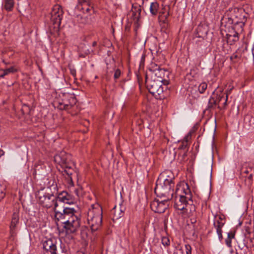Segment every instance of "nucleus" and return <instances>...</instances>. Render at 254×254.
<instances>
[{
    "label": "nucleus",
    "mask_w": 254,
    "mask_h": 254,
    "mask_svg": "<svg viewBox=\"0 0 254 254\" xmlns=\"http://www.w3.org/2000/svg\"><path fill=\"white\" fill-rule=\"evenodd\" d=\"M213 224L216 229L219 239L222 240L223 238L222 228L224 224V222H223V220L220 217H215Z\"/></svg>",
    "instance_id": "14"
},
{
    "label": "nucleus",
    "mask_w": 254,
    "mask_h": 254,
    "mask_svg": "<svg viewBox=\"0 0 254 254\" xmlns=\"http://www.w3.org/2000/svg\"><path fill=\"white\" fill-rule=\"evenodd\" d=\"M78 4L77 8L83 10V12L90 14L93 11V6L90 0H78Z\"/></svg>",
    "instance_id": "12"
},
{
    "label": "nucleus",
    "mask_w": 254,
    "mask_h": 254,
    "mask_svg": "<svg viewBox=\"0 0 254 254\" xmlns=\"http://www.w3.org/2000/svg\"><path fill=\"white\" fill-rule=\"evenodd\" d=\"M243 173L249 175L250 173L254 174V170L252 167H247L243 169Z\"/></svg>",
    "instance_id": "26"
},
{
    "label": "nucleus",
    "mask_w": 254,
    "mask_h": 254,
    "mask_svg": "<svg viewBox=\"0 0 254 254\" xmlns=\"http://www.w3.org/2000/svg\"><path fill=\"white\" fill-rule=\"evenodd\" d=\"M14 4V0H4V6L5 9L8 11L12 10Z\"/></svg>",
    "instance_id": "20"
},
{
    "label": "nucleus",
    "mask_w": 254,
    "mask_h": 254,
    "mask_svg": "<svg viewBox=\"0 0 254 254\" xmlns=\"http://www.w3.org/2000/svg\"><path fill=\"white\" fill-rule=\"evenodd\" d=\"M37 197L39 203L46 208H52L55 211V216L57 215V212H60L64 207L58 208L56 196L53 193H47L43 190H39L37 193Z\"/></svg>",
    "instance_id": "5"
},
{
    "label": "nucleus",
    "mask_w": 254,
    "mask_h": 254,
    "mask_svg": "<svg viewBox=\"0 0 254 254\" xmlns=\"http://www.w3.org/2000/svg\"><path fill=\"white\" fill-rule=\"evenodd\" d=\"M16 71H17V69L14 66H11L5 69H0V77L3 78L5 76L11 73L15 72Z\"/></svg>",
    "instance_id": "17"
},
{
    "label": "nucleus",
    "mask_w": 254,
    "mask_h": 254,
    "mask_svg": "<svg viewBox=\"0 0 254 254\" xmlns=\"http://www.w3.org/2000/svg\"><path fill=\"white\" fill-rule=\"evenodd\" d=\"M96 45H97V42H96V41H94V42H93V43H92V46H94H94H95Z\"/></svg>",
    "instance_id": "35"
},
{
    "label": "nucleus",
    "mask_w": 254,
    "mask_h": 254,
    "mask_svg": "<svg viewBox=\"0 0 254 254\" xmlns=\"http://www.w3.org/2000/svg\"><path fill=\"white\" fill-rule=\"evenodd\" d=\"M183 254V250L182 248H180L177 250V254Z\"/></svg>",
    "instance_id": "32"
},
{
    "label": "nucleus",
    "mask_w": 254,
    "mask_h": 254,
    "mask_svg": "<svg viewBox=\"0 0 254 254\" xmlns=\"http://www.w3.org/2000/svg\"><path fill=\"white\" fill-rule=\"evenodd\" d=\"M70 72L71 74L73 76L75 77L76 76V70L75 69L73 68H70Z\"/></svg>",
    "instance_id": "31"
},
{
    "label": "nucleus",
    "mask_w": 254,
    "mask_h": 254,
    "mask_svg": "<svg viewBox=\"0 0 254 254\" xmlns=\"http://www.w3.org/2000/svg\"><path fill=\"white\" fill-rule=\"evenodd\" d=\"M3 154H4V152H3V151L2 149H0V157L1 156H2Z\"/></svg>",
    "instance_id": "34"
},
{
    "label": "nucleus",
    "mask_w": 254,
    "mask_h": 254,
    "mask_svg": "<svg viewBox=\"0 0 254 254\" xmlns=\"http://www.w3.org/2000/svg\"><path fill=\"white\" fill-rule=\"evenodd\" d=\"M121 74V70L119 69H116L115 70V73H114V77L115 79H118L120 77Z\"/></svg>",
    "instance_id": "28"
},
{
    "label": "nucleus",
    "mask_w": 254,
    "mask_h": 254,
    "mask_svg": "<svg viewBox=\"0 0 254 254\" xmlns=\"http://www.w3.org/2000/svg\"><path fill=\"white\" fill-rule=\"evenodd\" d=\"M146 84L149 92L154 96L156 99H163L165 98L163 94V88L162 84L163 82L160 80L150 79H146Z\"/></svg>",
    "instance_id": "7"
},
{
    "label": "nucleus",
    "mask_w": 254,
    "mask_h": 254,
    "mask_svg": "<svg viewBox=\"0 0 254 254\" xmlns=\"http://www.w3.org/2000/svg\"><path fill=\"white\" fill-rule=\"evenodd\" d=\"M166 173L161 174L156 181L154 189L155 193L157 196L164 197L165 198L161 201L155 199L150 203L151 210L156 213H162L165 212L168 206V200L173 198L174 190L173 188L174 183L173 178H166Z\"/></svg>",
    "instance_id": "1"
},
{
    "label": "nucleus",
    "mask_w": 254,
    "mask_h": 254,
    "mask_svg": "<svg viewBox=\"0 0 254 254\" xmlns=\"http://www.w3.org/2000/svg\"><path fill=\"white\" fill-rule=\"evenodd\" d=\"M235 238V233L234 232L231 231L228 233L227 238L225 240V243L226 245L229 247H232V239Z\"/></svg>",
    "instance_id": "21"
},
{
    "label": "nucleus",
    "mask_w": 254,
    "mask_h": 254,
    "mask_svg": "<svg viewBox=\"0 0 254 254\" xmlns=\"http://www.w3.org/2000/svg\"><path fill=\"white\" fill-rule=\"evenodd\" d=\"M144 58H145V56H144V55H142V58H141L142 61V60H144Z\"/></svg>",
    "instance_id": "37"
},
{
    "label": "nucleus",
    "mask_w": 254,
    "mask_h": 254,
    "mask_svg": "<svg viewBox=\"0 0 254 254\" xmlns=\"http://www.w3.org/2000/svg\"><path fill=\"white\" fill-rule=\"evenodd\" d=\"M245 49H246V50H247V47H246Z\"/></svg>",
    "instance_id": "38"
},
{
    "label": "nucleus",
    "mask_w": 254,
    "mask_h": 254,
    "mask_svg": "<svg viewBox=\"0 0 254 254\" xmlns=\"http://www.w3.org/2000/svg\"><path fill=\"white\" fill-rule=\"evenodd\" d=\"M56 198L58 208H60L59 206L62 203L72 204L74 201V197L72 195L64 191L59 193Z\"/></svg>",
    "instance_id": "11"
},
{
    "label": "nucleus",
    "mask_w": 254,
    "mask_h": 254,
    "mask_svg": "<svg viewBox=\"0 0 254 254\" xmlns=\"http://www.w3.org/2000/svg\"><path fill=\"white\" fill-rule=\"evenodd\" d=\"M5 187L4 186H0V198L2 199L5 195Z\"/></svg>",
    "instance_id": "27"
},
{
    "label": "nucleus",
    "mask_w": 254,
    "mask_h": 254,
    "mask_svg": "<svg viewBox=\"0 0 254 254\" xmlns=\"http://www.w3.org/2000/svg\"><path fill=\"white\" fill-rule=\"evenodd\" d=\"M87 221L92 232L98 230L102 222V209L99 204L91 205L87 213Z\"/></svg>",
    "instance_id": "4"
},
{
    "label": "nucleus",
    "mask_w": 254,
    "mask_h": 254,
    "mask_svg": "<svg viewBox=\"0 0 254 254\" xmlns=\"http://www.w3.org/2000/svg\"><path fill=\"white\" fill-rule=\"evenodd\" d=\"M254 174L250 173L248 176H246V177L247 178V179L249 181V184L252 183Z\"/></svg>",
    "instance_id": "30"
},
{
    "label": "nucleus",
    "mask_w": 254,
    "mask_h": 254,
    "mask_svg": "<svg viewBox=\"0 0 254 254\" xmlns=\"http://www.w3.org/2000/svg\"><path fill=\"white\" fill-rule=\"evenodd\" d=\"M54 160L56 163L64 169V172L68 176L72 175L73 169L71 166L70 157L69 154L64 151H62L55 156Z\"/></svg>",
    "instance_id": "6"
},
{
    "label": "nucleus",
    "mask_w": 254,
    "mask_h": 254,
    "mask_svg": "<svg viewBox=\"0 0 254 254\" xmlns=\"http://www.w3.org/2000/svg\"><path fill=\"white\" fill-rule=\"evenodd\" d=\"M75 213L73 208L64 207L55 216L56 220L64 225L67 233H74L79 228L80 219Z\"/></svg>",
    "instance_id": "2"
},
{
    "label": "nucleus",
    "mask_w": 254,
    "mask_h": 254,
    "mask_svg": "<svg viewBox=\"0 0 254 254\" xmlns=\"http://www.w3.org/2000/svg\"><path fill=\"white\" fill-rule=\"evenodd\" d=\"M63 10L59 5H55L51 11V20L56 26L59 27L61 22L63 16Z\"/></svg>",
    "instance_id": "10"
},
{
    "label": "nucleus",
    "mask_w": 254,
    "mask_h": 254,
    "mask_svg": "<svg viewBox=\"0 0 254 254\" xmlns=\"http://www.w3.org/2000/svg\"><path fill=\"white\" fill-rule=\"evenodd\" d=\"M151 72V78L153 80H160L163 82V85H167L169 84V81L165 79L169 75L168 71L160 67L155 64H152L149 68Z\"/></svg>",
    "instance_id": "8"
},
{
    "label": "nucleus",
    "mask_w": 254,
    "mask_h": 254,
    "mask_svg": "<svg viewBox=\"0 0 254 254\" xmlns=\"http://www.w3.org/2000/svg\"><path fill=\"white\" fill-rule=\"evenodd\" d=\"M161 241L162 245L164 246H168L170 245V240L168 237L163 236Z\"/></svg>",
    "instance_id": "25"
},
{
    "label": "nucleus",
    "mask_w": 254,
    "mask_h": 254,
    "mask_svg": "<svg viewBox=\"0 0 254 254\" xmlns=\"http://www.w3.org/2000/svg\"><path fill=\"white\" fill-rule=\"evenodd\" d=\"M183 215L186 217H190L193 216L195 213V206L193 204V201L191 199L188 201L187 205L185 206L184 209H182Z\"/></svg>",
    "instance_id": "13"
},
{
    "label": "nucleus",
    "mask_w": 254,
    "mask_h": 254,
    "mask_svg": "<svg viewBox=\"0 0 254 254\" xmlns=\"http://www.w3.org/2000/svg\"><path fill=\"white\" fill-rule=\"evenodd\" d=\"M125 210V206L121 204L115 206L112 210V213L114 215L113 220H118L121 218L124 215Z\"/></svg>",
    "instance_id": "15"
},
{
    "label": "nucleus",
    "mask_w": 254,
    "mask_h": 254,
    "mask_svg": "<svg viewBox=\"0 0 254 254\" xmlns=\"http://www.w3.org/2000/svg\"><path fill=\"white\" fill-rule=\"evenodd\" d=\"M216 100L214 97H211L209 99L208 104V109H214L216 105H217Z\"/></svg>",
    "instance_id": "23"
},
{
    "label": "nucleus",
    "mask_w": 254,
    "mask_h": 254,
    "mask_svg": "<svg viewBox=\"0 0 254 254\" xmlns=\"http://www.w3.org/2000/svg\"><path fill=\"white\" fill-rule=\"evenodd\" d=\"M19 221V215L17 212H14L11 219V225L10 226V230L12 232L18 223Z\"/></svg>",
    "instance_id": "18"
},
{
    "label": "nucleus",
    "mask_w": 254,
    "mask_h": 254,
    "mask_svg": "<svg viewBox=\"0 0 254 254\" xmlns=\"http://www.w3.org/2000/svg\"><path fill=\"white\" fill-rule=\"evenodd\" d=\"M70 100L71 101H70L69 103L65 101L63 103H60V108L64 110L69 109L75 104L76 101L74 98L72 96L70 97Z\"/></svg>",
    "instance_id": "16"
},
{
    "label": "nucleus",
    "mask_w": 254,
    "mask_h": 254,
    "mask_svg": "<svg viewBox=\"0 0 254 254\" xmlns=\"http://www.w3.org/2000/svg\"><path fill=\"white\" fill-rule=\"evenodd\" d=\"M233 57H234L235 58H236L237 57V55H233V56L231 57V59H232Z\"/></svg>",
    "instance_id": "36"
},
{
    "label": "nucleus",
    "mask_w": 254,
    "mask_h": 254,
    "mask_svg": "<svg viewBox=\"0 0 254 254\" xmlns=\"http://www.w3.org/2000/svg\"><path fill=\"white\" fill-rule=\"evenodd\" d=\"M244 25L243 22L237 23L236 24L232 27L231 30H230L229 32L226 34V38L228 44L233 45L239 40L238 31H236V30L237 29L238 26H240V29H237V30L242 31L243 30L242 27Z\"/></svg>",
    "instance_id": "9"
},
{
    "label": "nucleus",
    "mask_w": 254,
    "mask_h": 254,
    "mask_svg": "<svg viewBox=\"0 0 254 254\" xmlns=\"http://www.w3.org/2000/svg\"><path fill=\"white\" fill-rule=\"evenodd\" d=\"M186 254H191V248L190 245H185Z\"/></svg>",
    "instance_id": "29"
},
{
    "label": "nucleus",
    "mask_w": 254,
    "mask_h": 254,
    "mask_svg": "<svg viewBox=\"0 0 254 254\" xmlns=\"http://www.w3.org/2000/svg\"><path fill=\"white\" fill-rule=\"evenodd\" d=\"M252 55L253 56V59L254 60V44L253 47L252 49Z\"/></svg>",
    "instance_id": "33"
},
{
    "label": "nucleus",
    "mask_w": 254,
    "mask_h": 254,
    "mask_svg": "<svg viewBox=\"0 0 254 254\" xmlns=\"http://www.w3.org/2000/svg\"><path fill=\"white\" fill-rule=\"evenodd\" d=\"M159 9V4L157 2H152L150 5V13L153 15H156Z\"/></svg>",
    "instance_id": "19"
},
{
    "label": "nucleus",
    "mask_w": 254,
    "mask_h": 254,
    "mask_svg": "<svg viewBox=\"0 0 254 254\" xmlns=\"http://www.w3.org/2000/svg\"><path fill=\"white\" fill-rule=\"evenodd\" d=\"M207 88V84L206 82H202L199 84L198 90L199 93H203Z\"/></svg>",
    "instance_id": "24"
},
{
    "label": "nucleus",
    "mask_w": 254,
    "mask_h": 254,
    "mask_svg": "<svg viewBox=\"0 0 254 254\" xmlns=\"http://www.w3.org/2000/svg\"><path fill=\"white\" fill-rule=\"evenodd\" d=\"M223 99H224V102L223 103L224 107H225L227 105V101L228 100V95H226V98H225L223 95H221L220 94L217 95V97L215 100H216L217 104H219L220 103V102Z\"/></svg>",
    "instance_id": "22"
},
{
    "label": "nucleus",
    "mask_w": 254,
    "mask_h": 254,
    "mask_svg": "<svg viewBox=\"0 0 254 254\" xmlns=\"http://www.w3.org/2000/svg\"><path fill=\"white\" fill-rule=\"evenodd\" d=\"M174 197V207L178 210L184 209L188 201L192 199V193L188 184L184 182L178 184L173 197Z\"/></svg>",
    "instance_id": "3"
}]
</instances>
